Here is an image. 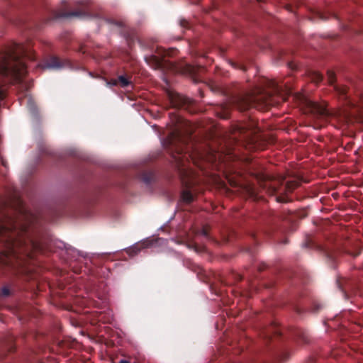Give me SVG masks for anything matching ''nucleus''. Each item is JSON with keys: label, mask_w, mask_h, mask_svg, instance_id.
Listing matches in <instances>:
<instances>
[{"label": "nucleus", "mask_w": 363, "mask_h": 363, "mask_svg": "<svg viewBox=\"0 0 363 363\" xmlns=\"http://www.w3.org/2000/svg\"><path fill=\"white\" fill-rule=\"evenodd\" d=\"M309 77L311 80L315 84L319 83L323 79L322 75L318 72L316 71H311L309 73Z\"/></svg>", "instance_id": "obj_9"}, {"label": "nucleus", "mask_w": 363, "mask_h": 363, "mask_svg": "<svg viewBox=\"0 0 363 363\" xmlns=\"http://www.w3.org/2000/svg\"><path fill=\"white\" fill-rule=\"evenodd\" d=\"M182 199L184 202L190 203L193 201L194 196L189 190L186 189L182 194Z\"/></svg>", "instance_id": "obj_10"}, {"label": "nucleus", "mask_w": 363, "mask_h": 363, "mask_svg": "<svg viewBox=\"0 0 363 363\" xmlns=\"http://www.w3.org/2000/svg\"><path fill=\"white\" fill-rule=\"evenodd\" d=\"M272 104V97L267 94H263L245 96L240 99L238 106L241 111H245L252 106L262 109Z\"/></svg>", "instance_id": "obj_3"}, {"label": "nucleus", "mask_w": 363, "mask_h": 363, "mask_svg": "<svg viewBox=\"0 0 363 363\" xmlns=\"http://www.w3.org/2000/svg\"><path fill=\"white\" fill-rule=\"evenodd\" d=\"M335 89L341 94H345L346 92V88L345 87H335Z\"/></svg>", "instance_id": "obj_14"}, {"label": "nucleus", "mask_w": 363, "mask_h": 363, "mask_svg": "<svg viewBox=\"0 0 363 363\" xmlns=\"http://www.w3.org/2000/svg\"><path fill=\"white\" fill-rule=\"evenodd\" d=\"M174 158L178 168H181V172L185 171L186 163L189 162L187 155L182 152H177V155H174Z\"/></svg>", "instance_id": "obj_5"}, {"label": "nucleus", "mask_w": 363, "mask_h": 363, "mask_svg": "<svg viewBox=\"0 0 363 363\" xmlns=\"http://www.w3.org/2000/svg\"><path fill=\"white\" fill-rule=\"evenodd\" d=\"M308 106L312 112L319 116H325L330 114L329 111L324 105L319 104L316 102L308 101Z\"/></svg>", "instance_id": "obj_4"}, {"label": "nucleus", "mask_w": 363, "mask_h": 363, "mask_svg": "<svg viewBox=\"0 0 363 363\" xmlns=\"http://www.w3.org/2000/svg\"><path fill=\"white\" fill-rule=\"evenodd\" d=\"M283 181H284V179H279V180L277 181V183L282 182Z\"/></svg>", "instance_id": "obj_18"}, {"label": "nucleus", "mask_w": 363, "mask_h": 363, "mask_svg": "<svg viewBox=\"0 0 363 363\" xmlns=\"http://www.w3.org/2000/svg\"><path fill=\"white\" fill-rule=\"evenodd\" d=\"M5 89L1 83H0V100L4 97Z\"/></svg>", "instance_id": "obj_13"}, {"label": "nucleus", "mask_w": 363, "mask_h": 363, "mask_svg": "<svg viewBox=\"0 0 363 363\" xmlns=\"http://www.w3.org/2000/svg\"><path fill=\"white\" fill-rule=\"evenodd\" d=\"M120 363H129V362L126 360H121V361H120Z\"/></svg>", "instance_id": "obj_17"}, {"label": "nucleus", "mask_w": 363, "mask_h": 363, "mask_svg": "<svg viewBox=\"0 0 363 363\" xmlns=\"http://www.w3.org/2000/svg\"><path fill=\"white\" fill-rule=\"evenodd\" d=\"M297 186V183L295 182L287 181L285 189L287 191H292Z\"/></svg>", "instance_id": "obj_11"}, {"label": "nucleus", "mask_w": 363, "mask_h": 363, "mask_svg": "<svg viewBox=\"0 0 363 363\" xmlns=\"http://www.w3.org/2000/svg\"><path fill=\"white\" fill-rule=\"evenodd\" d=\"M167 54L168 51L161 50L158 51L157 55L152 56V60L155 61V65L153 66L155 69L160 68L163 65V62L164 61V59H163V57H164Z\"/></svg>", "instance_id": "obj_6"}, {"label": "nucleus", "mask_w": 363, "mask_h": 363, "mask_svg": "<svg viewBox=\"0 0 363 363\" xmlns=\"http://www.w3.org/2000/svg\"><path fill=\"white\" fill-rule=\"evenodd\" d=\"M26 73L24 62L14 52L0 54V75L20 81Z\"/></svg>", "instance_id": "obj_2"}, {"label": "nucleus", "mask_w": 363, "mask_h": 363, "mask_svg": "<svg viewBox=\"0 0 363 363\" xmlns=\"http://www.w3.org/2000/svg\"><path fill=\"white\" fill-rule=\"evenodd\" d=\"M1 293H2V294H3L4 296H7V295H9V289H6V288H4V289H2Z\"/></svg>", "instance_id": "obj_16"}, {"label": "nucleus", "mask_w": 363, "mask_h": 363, "mask_svg": "<svg viewBox=\"0 0 363 363\" xmlns=\"http://www.w3.org/2000/svg\"><path fill=\"white\" fill-rule=\"evenodd\" d=\"M269 186L272 189V191L273 192H277V191H278V189H277V186H276V184H269Z\"/></svg>", "instance_id": "obj_15"}, {"label": "nucleus", "mask_w": 363, "mask_h": 363, "mask_svg": "<svg viewBox=\"0 0 363 363\" xmlns=\"http://www.w3.org/2000/svg\"><path fill=\"white\" fill-rule=\"evenodd\" d=\"M23 221L9 218L0 222V242L5 247L6 257H16L21 252L38 249V244L31 238L29 227L33 217L25 213Z\"/></svg>", "instance_id": "obj_1"}, {"label": "nucleus", "mask_w": 363, "mask_h": 363, "mask_svg": "<svg viewBox=\"0 0 363 363\" xmlns=\"http://www.w3.org/2000/svg\"><path fill=\"white\" fill-rule=\"evenodd\" d=\"M328 82L330 83V84H333L335 82V73L332 71H328Z\"/></svg>", "instance_id": "obj_12"}, {"label": "nucleus", "mask_w": 363, "mask_h": 363, "mask_svg": "<svg viewBox=\"0 0 363 363\" xmlns=\"http://www.w3.org/2000/svg\"><path fill=\"white\" fill-rule=\"evenodd\" d=\"M60 60L57 57H51L44 65L43 68L57 69L61 67Z\"/></svg>", "instance_id": "obj_7"}, {"label": "nucleus", "mask_w": 363, "mask_h": 363, "mask_svg": "<svg viewBox=\"0 0 363 363\" xmlns=\"http://www.w3.org/2000/svg\"><path fill=\"white\" fill-rule=\"evenodd\" d=\"M108 84L113 86L119 84L122 87H126L129 85L130 81L125 77L120 76L117 79H112Z\"/></svg>", "instance_id": "obj_8"}, {"label": "nucleus", "mask_w": 363, "mask_h": 363, "mask_svg": "<svg viewBox=\"0 0 363 363\" xmlns=\"http://www.w3.org/2000/svg\"><path fill=\"white\" fill-rule=\"evenodd\" d=\"M72 16H79V13H72Z\"/></svg>", "instance_id": "obj_19"}]
</instances>
